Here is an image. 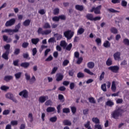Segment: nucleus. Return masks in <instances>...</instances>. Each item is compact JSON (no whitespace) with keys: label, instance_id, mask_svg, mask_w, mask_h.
Masks as SVG:
<instances>
[{"label":"nucleus","instance_id":"obj_12","mask_svg":"<svg viewBox=\"0 0 129 129\" xmlns=\"http://www.w3.org/2000/svg\"><path fill=\"white\" fill-rule=\"evenodd\" d=\"M114 60H118L120 59V52H116L113 54Z\"/></svg>","mask_w":129,"mask_h":129},{"label":"nucleus","instance_id":"obj_1","mask_svg":"<svg viewBox=\"0 0 129 129\" xmlns=\"http://www.w3.org/2000/svg\"><path fill=\"white\" fill-rule=\"evenodd\" d=\"M124 112L123 109H121L120 107H118L117 109L115 110L111 113L112 117L115 119H117L119 116L122 115V113Z\"/></svg>","mask_w":129,"mask_h":129},{"label":"nucleus","instance_id":"obj_61","mask_svg":"<svg viewBox=\"0 0 129 129\" xmlns=\"http://www.w3.org/2000/svg\"><path fill=\"white\" fill-rule=\"evenodd\" d=\"M82 61H83V58L78 57V60L77 61V64H81Z\"/></svg>","mask_w":129,"mask_h":129},{"label":"nucleus","instance_id":"obj_17","mask_svg":"<svg viewBox=\"0 0 129 129\" xmlns=\"http://www.w3.org/2000/svg\"><path fill=\"white\" fill-rule=\"evenodd\" d=\"M30 24H31V20L27 19L23 22V25L24 27H28L30 26Z\"/></svg>","mask_w":129,"mask_h":129},{"label":"nucleus","instance_id":"obj_4","mask_svg":"<svg viewBox=\"0 0 129 129\" xmlns=\"http://www.w3.org/2000/svg\"><path fill=\"white\" fill-rule=\"evenodd\" d=\"M101 10V5L98 6L97 7H93L91 10V13H93L94 12V14L96 15H99L100 14V10Z\"/></svg>","mask_w":129,"mask_h":129},{"label":"nucleus","instance_id":"obj_26","mask_svg":"<svg viewBox=\"0 0 129 129\" xmlns=\"http://www.w3.org/2000/svg\"><path fill=\"white\" fill-rule=\"evenodd\" d=\"M92 121L94 122V123H96V124L100 123V121L99 120V119H98V118L97 117H93Z\"/></svg>","mask_w":129,"mask_h":129},{"label":"nucleus","instance_id":"obj_6","mask_svg":"<svg viewBox=\"0 0 129 129\" xmlns=\"http://www.w3.org/2000/svg\"><path fill=\"white\" fill-rule=\"evenodd\" d=\"M19 32V29L16 28L15 29H6L2 31V33H8L9 35H12L11 33H17Z\"/></svg>","mask_w":129,"mask_h":129},{"label":"nucleus","instance_id":"obj_31","mask_svg":"<svg viewBox=\"0 0 129 129\" xmlns=\"http://www.w3.org/2000/svg\"><path fill=\"white\" fill-rule=\"evenodd\" d=\"M11 48V45L8 44L4 46V49L6 50V52L10 53V49Z\"/></svg>","mask_w":129,"mask_h":129},{"label":"nucleus","instance_id":"obj_24","mask_svg":"<svg viewBox=\"0 0 129 129\" xmlns=\"http://www.w3.org/2000/svg\"><path fill=\"white\" fill-rule=\"evenodd\" d=\"M60 46L63 47V49H65L67 47V43L65 40H62L60 41Z\"/></svg>","mask_w":129,"mask_h":129},{"label":"nucleus","instance_id":"obj_23","mask_svg":"<svg viewBox=\"0 0 129 129\" xmlns=\"http://www.w3.org/2000/svg\"><path fill=\"white\" fill-rule=\"evenodd\" d=\"M40 39L39 38H32L31 39V42L32 44L34 45H37L39 43Z\"/></svg>","mask_w":129,"mask_h":129},{"label":"nucleus","instance_id":"obj_29","mask_svg":"<svg viewBox=\"0 0 129 129\" xmlns=\"http://www.w3.org/2000/svg\"><path fill=\"white\" fill-rule=\"evenodd\" d=\"M106 64L107 66H111V65H112V60H111V58H108L106 62Z\"/></svg>","mask_w":129,"mask_h":129},{"label":"nucleus","instance_id":"obj_18","mask_svg":"<svg viewBox=\"0 0 129 129\" xmlns=\"http://www.w3.org/2000/svg\"><path fill=\"white\" fill-rule=\"evenodd\" d=\"M84 32H85V29L82 27H81L77 31V35H82Z\"/></svg>","mask_w":129,"mask_h":129},{"label":"nucleus","instance_id":"obj_38","mask_svg":"<svg viewBox=\"0 0 129 129\" xmlns=\"http://www.w3.org/2000/svg\"><path fill=\"white\" fill-rule=\"evenodd\" d=\"M110 32L113 34H117V29L115 28V27H112L110 29Z\"/></svg>","mask_w":129,"mask_h":129},{"label":"nucleus","instance_id":"obj_58","mask_svg":"<svg viewBox=\"0 0 129 129\" xmlns=\"http://www.w3.org/2000/svg\"><path fill=\"white\" fill-rule=\"evenodd\" d=\"M36 81V78L34 76H33L29 80V82L31 83H34Z\"/></svg>","mask_w":129,"mask_h":129},{"label":"nucleus","instance_id":"obj_20","mask_svg":"<svg viewBox=\"0 0 129 129\" xmlns=\"http://www.w3.org/2000/svg\"><path fill=\"white\" fill-rule=\"evenodd\" d=\"M111 89L113 92H115V90H116V86H115V82L113 81L112 82V85L111 87Z\"/></svg>","mask_w":129,"mask_h":129},{"label":"nucleus","instance_id":"obj_25","mask_svg":"<svg viewBox=\"0 0 129 129\" xmlns=\"http://www.w3.org/2000/svg\"><path fill=\"white\" fill-rule=\"evenodd\" d=\"M8 39H9V37H8L7 35H3V40L5 42H7V43H11L12 41V39L9 38V39L8 41Z\"/></svg>","mask_w":129,"mask_h":129},{"label":"nucleus","instance_id":"obj_50","mask_svg":"<svg viewBox=\"0 0 129 129\" xmlns=\"http://www.w3.org/2000/svg\"><path fill=\"white\" fill-rule=\"evenodd\" d=\"M60 12V10H59V8H55L53 10V14L54 15H58Z\"/></svg>","mask_w":129,"mask_h":129},{"label":"nucleus","instance_id":"obj_34","mask_svg":"<svg viewBox=\"0 0 129 129\" xmlns=\"http://www.w3.org/2000/svg\"><path fill=\"white\" fill-rule=\"evenodd\" d=\"M88 100L89 102H90V103H96V102L95 101V99H94L93 97H89L88 98Z\"/></svg>","mask_w":129,"mask_h":129},{"label":"nucleus","instance_id":"obj_43","mask_svg":"<svg viewBox=\"0 0 129 129\" xmlns=\"http://www.w3.org/2000/svg\"><path fill=\"white\" fill-rule=\"evenodd\" d=\"M67 51H71L72 49V43H70L66 47Z\"/></svg>","mask_w":129,"mask_h":129},{"label":"nucleus","instance_id":"obj_40","mask_svg":"<svg viewBox=\"0 0 129 129\" xmlns=\"http://www.w3.org/2000/svg\"><path fill=\"white\" fill-rule=\"evenodd\" d=\"M71 109L73 114H75V113H76V111L77 110L76 107L72 106V107H71Z\"/></svg>","mask_w":129,"mask_h":129},{"label":"nucleus","instance_id":"obj_59","mask_svg":"<svg viewBox=\"0 0 129 129\" xmlns=\"http://www.w3.org/2000/svg\"><path fill=\"white\" fill-rule=\"evenodd\" d=\"M59 20H62V21H65L66 20V16L65 15H62L58 16Z\"/></svg>","mask_w":129,"mask_h":129},{"label":"nucleus","instance_id":"obj_44","mask_svg":"<svg viewBox=\"0 0 129 129\" xmlns=\"http://www.w3.org/2000/svg\"><path fill=\"white\" fill-rule=\"evenodd\" d=\"M22 47L25 49H26V48H28V47H29V42H23L22 44Z\"/></svg>","mask_w":129,"mask_h":129},{"label":"nucleus","instance_id":"obj_9","mask_svg":"<svg viewBox=\"0 0 129 129\" xmlns=\"http://www.w3.org/2000/svg\"><path fill=\"white\" fill-rule=\"evenodd\" d=\"M20 96H23L24 98H28L29 96V92L27 90H23L19 93Z\"/></svg>","mask_w":129,"mask_h":129},{"label":"nucleus","instance_id":"obj_57","mask_svg":"<svg viewBox=\"0 0 129 129\" xmlns=\"http://www.w3.org/2000/svg\"><path fill=\"white\" fill-rule=\"evenodd\" d=\"M59 16H54L52 18V21H53V22H59Z\"/></svg>","mask_w":129,"mask_h":129},{"label":"nucleus","instance_id":"obj_41","mask_svg":"<svg viewBox=\"0 0 129 129\" xmlns=\"http://www.w3.org/2000/svg\"><path fill=\"white\" fill-rule=\"evenodd\" d=\"M62 112L63 113H69L70 112V109L69 108H64L62 109Z\"/></svg>","mask_w":129,"mask_h":129},{"label":"nucleus","instance_id":"obj_19","mask_svg":"<svg viewBox=\"0 0 129 129\" xmlns=\"http://www.w3.org/2000/svg\"><path fill=\"white\" fill-rule=\"evenodd\" d=\"M94 62L92 61H90L87 63V67L89 68V69H92L94 68Z\"/></svg>","mask_w":129,"mask_h":129},{"label":"nucleus","instance_id":"obj_39","mask_svg":"<svg viewBox=\"0 0 129 129\" xmlns=\"http://www.w3.org/2000/svg\"><path fill=\"white\" fill-rule=\"evenodd\" d=\"M85 76V75L83 73L79 72L77 74L78 78H84Z\"/></svg>","mask_w":129,"mask_h":129},{"label":"nucleus","instance_id":"obj_10","mask_svg":"<svg viewBox=\"0 0 129 129\" xmlns=\"http://www.w3.org/2000/svg\"><path fill=\"white\" fill-rule=\"evenodd\" d=\"M47 99H49V97L48 96H40L38 99V101L40 103H44L46 100H47Z\"/></svg>","mask_w":129,"mask_h":129},{"label":"nucleus","instance_id":"obj_15","mask_svg":"<svg viewBox=\"0 0 129 129\" xmlns=\"http://www.w3.org/2000/svg\"><path fill=\"white\" fill-rule=\"evenodd\" d=\"M20 66L21 67H23V68H25V69L28 68V67L30 66V63L28 62H22L20 64Z\"/></svg>","mask_w":129,"mask_h":129},{"label":"nucleus","instance_id":"obj_13","mask_svg":"<svg viewBox=\"0 0 129 129\" xmlns=\"http://www.w3.org/2000/svg\"><path fill=\"white\" fill-rule=\"evenodd\" d=\"M10 54V52L9 51H5L4 53L2 55V57L3 59H5V60H9V54Z\"/></svg>","mask_w":129,"mask_h":129},{"label":"nucleus","instance_id":"obj_53","mask_svg":"<svg viewBox=\"0 0 129 129\" xmlns=\"http://www.w3.org/2000/svg\"><path fill=\"white\" fill-rule=\"evenodd\" d=\"M40 15H45L46 14V10L45 9H41L38 11Z\"/></svg>","mask_w":129,"mask_h":129},{"label":"nucleus","instance_id":"obj_22","mask_svg":"<svg viewBox=\"0 0 129 129\" xmlns=\"http://www.w3.org/2000/svg\"><path fill=\"white\" fill-rule=\"evenodd\" d=\"M103 46L105 48H109L110 47V42H109V41L108 40L105 41L103 43Z\"/></svg>","mask_w":129,"mask_h":129},{"label":"nucleus","instance_id":"obj_21","mask_svg":"<svg viewBox=\"0 0 129 129\" xmlns=\"http://www.w3.org/2000/svg\"><path fill=\"white\" fill-rule=\"evenodd\" d=\"M13 77L12 76H6L4 77V80L5 81H6L7 82L10 81V80H12L13 79Z\"/></svg>","mask_w":129,"mask_h":129},{"label":"nucleus","instance_id":"obj_33","mask_svg":"<svg viewBox=\"0 0 129 129\" xmlns=\"http://www.w3.org/2000/svg\"><path fill=\"white\" fill-rule=\"evenodd\" d=\"M85 127L87 129H91L90 126V121H87V123L84 124Z\"/></svg>","mask_w":129,"mask_h":129},{"label":"nucleus","instance_id":"obj_37","mask_svg":"<svg viewBox=\"0 0 129 129\" xmlns=\"http://www.w3.org/2000/svg\"><path fill=\"white\" fill-rule=\"evenodd\" d=\"M49 121H51V122H56V121H57V116H54V117H50Z\"/></svg>","mask_w":129,"mask_h":129},{"label":"nucleus","instance_id":"obj_56","mask_svg":"<svg viewBox=\"0 0 129 129\" xmlns=\"http://www.w3.org/2000/svg\"><path fill=\"white\" fill-rule=\"evenodd\" d=\"M53 60V56L52 55H49L46 59V62H49L50 61H52Z\"/></svg>","mask_w":129,"mask_h":129},{"label":"nucleus","instance_id":"obj_48","mask_svg":"<svg viewBox=\"0 0 129 129\" xmlns=\"http://www.w3.org/2000/svg\"><path fill=\"white\" fill-rule=\"evenodd\" d=\"M108 12H109V13H119V11H117V10H115L112 8H110L108 9Z\"/></svg>","mask_w":129,"mask_h":129},{"label":"nucleus","instance_id":"obj_27","mask_svg":"<svg viewBox=\"0 0 129 129\" xmlns=\"http://www.w3.org/2000/svg\"><path fill=\"white\" fill-rule=\"evenodd\" d=\"M47 112H53L55 111V108L53 107H48L46 109Z\"/></svg>","mask_w":129,"mask_h":129},{"label":"nucleus","instance_id":"obj_7","mask_svg":"<svg viewBox=\"0 0 129 129\" xmlns=\"http://www.w3.org/2000/svg\"><path fill=\"white\" fill-rule=\"evenodd\" d=\"M15 24H16V19L15 18H12L9 21L6 22L5 24V26L12 27V26H14Z\"/></svg>","mask_w":129,"mask_h":129},{"label":"nucleus","instance_id":"obj_2","mask_svg":"<svg viewBox=\"0 0 129 129\" xmlns=\"http://www.w3.org/2000/svg\"><path fill=\"white\" fill-rule=\"evenodd\" d=\"M51 32H52L51 30H45L43 31V28L41 27L38 28L37 30V33L38 35H49V34H50Z\"/></svg>","mask_w":129,"mask_h":129},{"label":"nucleus","instance_id":"obj_35","mask_svg":"<svg viewBox=\"0 0 129 129\" xmlns=\"http://www.w3.org/2000/svg\"><path fill=\"white\" fill-rule=\"evenodd\" d=\"M43 28V29H50L51 28V25H50L49 23L46 22L44 23Z\"/></svg>","mask_w":129,"mask_h":129},{"label":"nucleus","instance_id":"obj_52","mask_svg":"<svg viewBox=\"0 0 129 129\" xmlns=\"http://www.w3.org/2000/svg\"><path fill=\"white\" fill-rule=\"evenodd\" d=\"M38 52V50H37V48L36 47L33 48L32 49V56H35V55Z\"/></svg>","mask_w":129,"mask_h":129},{"label":"nucleus","instance_id":"obj_46","mask_svg":"<svg viewBox=\"0 0 129 129\" xmlns=\"http://www.w3.org/2000/svg\"><path fill=\"white\" fill-rule=\"evenodd\" d=\"M10 112H11V111L9 109H6L3 112V115H8V114H10Z\"/></svg>","mask_w":129,"mask_h":129},{"label":"nucleus","instance_id":"obj_42","mask_svg":"<svg viewBox=\"0 0 129 129\" xmlns=\"http://www.w3.org/2000/svg\"><path fill=\"white\" fill-rule=\"evenodd\" d=\"M84 72H86V73L89 74V75H93L94 74L93 73L90 71V70L88 69H85Z\"/></svg>","mask_w":129,"mask_h":129},{"label":"nucleus","instance_id":"obj_64","mask_svg":"<svg viewBox=\"0 0 129 129\" xmlns=\"http://www.w3.org/2000/svg\"><path fill=\"white\" fill-rule=\"evenodd\" d=\"M12 125H18V121L17 120H12L11 122Z\"/></svg>","mask_w":129,"mask_h":129},{"label":"nucleus","instance_id":"obj_51","mask_svg":"<svg viewBox=\"0 0 129 129\" xmlns=\"http://www.w3.org/2000/svg\"><path fill=\"white\" fill-rule=\"evenodd\" d=\"M124 45H126V46H129V40L127 38H125L123 41Z\"/></svg>","mask_w":129,"mask_h":129},{"label":"nucleus","instance_id":"obj_55","mask_svg":"<svg viewBox=\"0 0 129 129\" xmlns=\"http://www.w3.org/2000/svg\"><path fill=\"white\" fill-rule=\"evenodd\" d=\"M20 51H21V50L19 48H16L14 51V54L19 55L20 54Z\"/></svg>","mask_w":129,"mask_h":129},{"label":"nucleus","instance_id":"obj_54","mask_svg":"<svg viewBox=\"0 0 129 129\" xmlns=\"http://www.w3.org/2000/svg\"><path fill=\"white\" fill-rule=\"evenodd\" d=\"M51 104H52V101H51V100H48L45 103V105L46 106H49V105H51Z\"/></svg>","mask_w":129,"mask_h":129},{"label":"nucleus","instance_id":"obj_47","mask_svg":"<svg viewBox=\"0 0 129 129\" xmlns=\"http://www.w3.org/2000/svg\"><path fill=\"white\" fill-rule=\"evenodd\" d=\"M101 88L103 91L105 92L106 91V84L101 85Z\"/></svg>","mask_w":129,"mask_h":129},{"label":"nucleus","instance_id":"obj_36","mask_svg":"<svg viewBox=\"0 0 129 129\" xmlns=\"http://www.w3.org/2000/svg\"><path fill=\"white\" fill-rule=\"evenodd\" d=\"M15 78L16 79H20L22 76V72H18L15 74Z\"/></svg>","mask_w":129,"mask_h":129},{"label":"nucleus","instance_id":"obj_30","mask_svg":"<svg viewBox=\"0 0 129 129\" xmlns=\"http://www.w3.org/2000/svg\"><path fill=\"white\" fill-rule=\"evenodd\" d=\"M62 122L64 125H71L72 124L71 121H69V120H64Z\"/></svg>","mask_w":129,"mask_h":129},{"label":"nucleus","instance_id":"obj_14","mask_svg":"<svg viewBox=\"0 0 129 129\" xmlns=\"http://www.w3.org/2000/svg\"><path fill=\"white\" fill-rule=\"evenodd\" d=\"M106 105H107V106H109L110 107H112V106L114 105V103L111 101V100H109L106 102Z\"/></svg>","mask_w":129,"mask_h":129},{"label":"nucleus","instance_id":"obj_11","mask_svg":"<svg viewBox=\"0 0 129 129\" xmlns=\"http://www.w3.org/2000/svg\"><path fill=\"white\" fill-rule=\"evenodd\" d=\"M63 78H64V76L62 73H57L56 75V80L57 82H59V81H62V80H63Z\"/></svg>","mask_w":129,"mask_h":129},{"label":"nucleus","instance_id":"obj_49","mask_svg":"<svg viewBox=\"0 0 129 129\" xmlns=\"http://www.w3.org/2000/svg\"><path fill=\"white\" fill-rule=\"evenodd\" d=\"M75 72H74V70H71L69 71V75L71 77H73L74 76V73Z\"/></svg>","mask_w":129,"mask_h":129},{"label":"nucleus","instance_id":"obj_62","mask_svg":"<svg viewBox=\"0 0 129 129\" xmlns=\"http://www.w3.org/2000/svg\"><path fill=\"white\" fill-rule=\"evenodd\" d=\"M69 64V60L67 59H65L62 62V65L63 66H67Z\"/></svg>","mask_w":129,"mask_h":129},{"label":"nucleus","instance_id":"obj_3","mask_svg":"<svg viewBox=\"0 0 129 129\" xmlns=\"http://www.w3.org/2000/svg\"><path fill=\"white\" fill-rule=\"evenodd\" d=\"M63 35L68 40H70L74 36V32H72L71 30H68L64 32Z\"/></svg>","mask_w":129,"mask_h":129},{"label":"nucleus","instance_id":"obj_63","mask_svg":"<svg viewBox=\"0 0 129 129\" xmlns=\"http://www.w3.org/2000/svg\"><path fill=\"white\" fill-rule=\"evenodd\" d=\"M58 98L59 100H62V101H64V96L62 94H59L58 96Z\"/></svg>","mask_w":129,"mask_h":129},{"label":"nucleus","instance_id":"obj_8","mask_svg":"<svg viewBox=\"0 0 129 129\" xmlns=\"http://www.w3.org/2000/svg\"><path fill=\"white\" fill-rule=\"evenodd\" d=\"M108 69V70H110L113 73H118L119 67L117 66H111Z\"/></svg>","mask_w":129,"mask_h":129},{"label":"nucleus","instance_id":"obj_45","mask_svg":"<svg viewBox=\"0 0 129 129\" xmlns=\"http://www.w3.org/2000/svg\"><path fill=\"white\" fill-rule=\"evenodd\" d=\"M104 75H105V73H104V72H103L99 77L100 81H102V80L104 79Z\"/></svg>","mask_w":129,"mask_h":129},{"label":"nucleus","instance_id":"obj_60","mask_svg":"<svg viewBox=\"0 0 129 129\" xmlns=\"http://www.w3.org/2000/svg\"><path fill=\"white\" fill-rule=\"evenodd\" d=\"M121 5L122 7H126V6H127V2H126L125 1L122 0L121 3Z\"/></svg>","mask_w":129,"mask_h":129},{"label":"nucleus","instance_id":"obj_28","mask_svg":"<svg viewBox=\"0 0 129 129\" xmlns=\"http://www.w3.org/2000/svg\"><path fill=\"white\" fill-rule=\"evenodd\" d=\"M86 18L90 21H93V15L92 14H88L86 15Z\"/></svg>","mask_w":129,"mask_h":129},{"label":"nucleus","instance_id":"obj_5","mask_svg":"<svg viewBox=\"0 0 129 129\" xmlns=\"http://www.w3.org/2000/svg\"><path fill=\"white\" fill-rule=\"evenodd\" d=\"M5 96L6 98L12 100L13 102H15V103H18V100H17V99L16 98L14 97V94H12L11 93H8L6 94Z\"/></svg>","mask_w":129,"mask_h":129},{"label":"nucleus","instance_id":"obj_16","mask_svg":"<svg viewBox=\"0 0 129 129\" xmlns=\"http://www.w3.org/2000/svg\"><path fill=\"white\" fill-rule=\"evenodd\" d=\"M75 8L77 11H80V12H82V11L84 10V7H83V6L82 5H77L75 6Z\"/></svg>","mask_w":129,"mask_h":129},{"label":"nucleus","instance_id":"obj_32","mask_svg":"<svg viewBox=\"0 0 129 129\" xmlns=\"http://www.w3.org/2000/svg\"><path fill=\"white\" fill-rule=\"evenodd\" d=\"M29 55L28 52L24 53L23 54V57L24 58V59H28V60H30L31 59V57H29Z\"/></svg>","mask_w":129,"mask_h":129}]
</instances>
